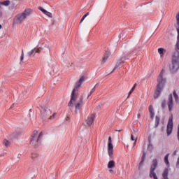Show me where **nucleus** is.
<instances>
[{"label":"nucleus","instance_id":"1","mask_svg":"<svg viewBox=\"0 0 179 179\" xmlns=\"http://www.w3.org/2000/svg\"><path fill=\"white\" fill-rule=\"evenodd\" d=\"M85 82V77L82 76L78 81L76 82L75 85L74 89L72 90L71 94V99L70 101L68 103L69 107L70 108H73V106L76 108V111H78L80 110V106L83 105V95H81L79 98V100H78V93H76V90L82 86V84Z\"/></svg>","mask_w":179,"mask_h":179},{"label":"nucleus","instance_id":"2","mask_svg":"<svg viewBox=\"0 0 179 179\" xmlns=\"http://www.w3.org/2000/svg\"><path fill=\"white\" fill-rule=\"evenodd\" d=\"M157 164H159V162H157V159H153L152 165L150 166V178L159 179L157 178V176L156 175V172H155L156 169L157 168ZM169 171L170 170L168 168H166L164 170V171L162 173V179H169Z\"/></svg>","mask_w":179,"mask_h":179},{"label":"nucleus","instance_id":"3","mask_svg":"<svg viewBox=\"0 0 179 179\" xmlns=\"http://www.w3.org/2000/svg\"><path fill=\"white\" fill-rule=\"evenodd\" d=\"M164 73V70H162V71L160 72L158 76L157 89L154 94L155 99H157V97L160 96V93H162V90L164 89V86L166 85V78L163 77Z\"/></svg>","mask_w":179,"mask_h":179},{"label":"nucleus","instance_id":"4","mask_svg":"<svg viewBox=\"0 0 179 179\" xmlns=\"http://www.w3.org/2000/svg\"><path fill=\"white\" fill-rule=\"evenodd\" d=\"M31 12H33L31 9L27 8L24 12L17 14L14 19L13 24H22L30 16Z\"/></svg>","mask_w":179,"mask_h":179},{"label":"nucleus","instance_id":"5","mask_svg":"<svg viewBox=\"0 0 179 179\" xmlns=\"http://www.w3.org/2000/svg\"><path fill=\"white\" fill-rule=\"evenodd\" d=\"M169 69L172 73L177 72L179 69V52L178 50H176L172 55V62Z\"/></svg>","mask_w":179,"mask_h":179},{"label":"nucleus","instance_id":"6","mask_svg":"<svg viewBox=\"0 0 179 179\" xmlns=\"http://www.w3.org/2000/svg\"><path fill=\"white\" fill-rule=\"evenodd\" d=\"M41 138H43V132H41L38 134V131L34 130L31 134L30 144L32 145V146H34V148H38V146L41 145Z\"/></svg>","mask_w":179,"mask_h":179},{"label":"nucleus","instance_id":"7","mask_svg":"<svg viewBox=\"0 0 179 179\" xmlns=\"http://www.w3.org/2000/svg\"><path fill=\"white\" fill-rule=\"evenodd\" d=\"M108 153L110 159H113L114 158V146L113 145V138H111V136L108 138Z\"/></svg>","mask_w":179,"mask_h":179},{"label":"nucleus","instance_id":"8","mask_svg":"<svg viewBox=\"0 0 179 179\" xmlns=\"http://www.w3.org/2000/svg\"><path fill=\"white\" fill-rule=\"evenodd\" d=\"M131 52H130L129 54H127L126 56L122 57L120 59H119L114 69H113V71H111V73H113V72H114V71H115V69H117L118 67L121 66L122 64H124L125 62V61L129 59V57H131Z\"/></svg>","mask_w":179,"mask_h":179},{"label":"nucleus","instance_id":"9","mask_svg":"<svg viewBox=\"0 0 179 179\" xmlns=\"http://www.w3.org/2000/svg\"><path fill=\"white\" fill-rule=\"evenodd\" d=\"M166 134L168 136H170L173 134V117H170L169 118V122L166 127Z\"/></svg>","mask_w":179,"mask_h":179},{"label":"nucleus","instance_id":"10","mask_svg":"<svg viewBox=\"0 0 179 179\" xmlns=\"http://www.w3.org/2000/svg\"><path fill=\"white\" fill-rule=\"evenodd\" d=\"M41 114L43 118H46V117L51 115V110L47 107H42L41 109Z\"/></svg>","mask_w":179,"mask_h":179},{"label":"nucleus","instance_id":"11","mask_svg":"<svg viewBox=\"0 0 179 179\" xmlns=\"http://www.w3.org/2000/svg\"><path fill=\"white\" fill-rule=\"evenodd\" d=\"M94 120H96V115L94 113H92L89 115L87 119L86 120V124L88 127H90L94 122Z\"/></svg>","mask_w":179,"mask_h":179},{"label":"nucleus","instance_id":"12","mask_svg":"<svg viewBox=\"0 0 179 179\" xmlns=\"http://www.w3.org/2000/svg\"><path fill=\"white\" fill-rule=\"evenodd\" d=\"M168 108L169 111L173 110V107L174 106V102L173 101V94H170L169 95V101H168Z\"/></svg>","mask_w":179,"mask_h":179},{"label":"nucleus","instance_id":"13","mask_svg":"<svg viewBox=\"0 0 179 179\" xmlns=\"http://www.w3.org/2000/svg\"><path fill=\"white\" fill-rule=\"evenodd\" d=\"M110 55H111V53H110V52L106 51L105 52L103 57L102 59L103 64H104V62H106L107 61V59H108V57H110Z\"/></svg>","mask_w":179,"mask_h":179},{"label":"nucleus","instance_id":"14","mask_svg":"<svg viewBox=\"0 0 179 179\" xmlns=\"http://www.w3.org/2000/svg\"><path fill=\"white\" fill-rule=\"evenodd\" d=\"M149 111L150 113V118H151V120H153V118H155V110H154L153 106L152 105H150L149 106Z\"/></svg>","mask_w":179,"mask_h":179},{"label":"nucleus","instance_id":"15","mask_svg":"<svg viewBox=\"0 0 179 179\" xmlns=\"http://www.w3.org/2000/svg\"><path fill=\"white\" fill-rule=\"evenodd\" d=\"M169 156H170V154H166L164 157V161L165 164H166L167 167H170V162H169Z\"/></svg>","mask_w":179,"mask_h":179},{"label":"nucleus","instance_id":"16","mask_svg":"<svg viewBox=\"0 0 179 179\" xmlns=\"http://www.w3.org/2000/svg\"><path fill=\"white\" fill-rule=\"evenodd\" d=\"M36 54V48L32 49L31 51L27 52V56L29 58H31V57H34V55Z\"/></svg>","mask_w":179,"mask_h":179},{"label":"nucleus","instance_id":"17","mask_svg":"<svg viewBox=\"0 0 179 179\" xmlns=\"http://www.w3.org/2000/svg\"><path fill=\"white\" fill-rule=\"evenodd\" d=\"M115 167V162L110 160L108 164V169H114Z\"/></svg>","mask_w":179,"mask_h":179},{"label":"nucleus","instance_id":"18","mask_svg":"<svg viewBox=\"0 0 179 179\" xmlns=\"http://www.w3.org/2000/svg\"><path fill=\"white\" fill-rule=\"evenodd\" d=\"M0 5H3V6H9L10 5V1L6 0L0 3Z\"/></svg>","mask_w":179,"mask_h":179},{"label":"nucleus","instance_id":"19","mask_svg":"<svg viewBox=\"0 0 179 179\" xmlns=\"http://www.w3.org/2000/svg\"><path fill=\"white\" fill-rule=\"evenodd\" d=\"M160 122V117L159 116L155 117V128L159 127V124Z\"/></svg>","mask_w":179,"mask_h":179},{"label":"nucleus","instance_id":"20","mask_svg":"<svg viewBox=\"0 0 179 179\" xmlns=\"http://www.w3.org/2000/svg\"><path fill=\"white\" fill-rule=\"evenodd\" d=\"M158 52L161 55V57H163L164 54V49L163 48H160L158 49Z\"/></svg>","mask_w":179,"mask_h":179},{"label":"nucleus","instance_id":"21","mask_svg":"<svg viewBox=\"0 0 179 179\" xmlns=\"http://www.w3.org/2000/svg\"><path fill=\"white\" fill-rule=\"evenodd\" d=\"M89 15H90V13L87 12L85 15H84L83 16V17L80 20V23H82L83 22V20H85V19H86V17H87V16H89Z\"/></svg>","mask_w":179,"mask_h":179},{"label":"nucleus","instance_id":"22","mask_svg":"<svg viewBox=\"0 0 179 179\" xmlns=\"http://www.w3.org/2000/svg\"><path fill=\"white\" fill-rule=\"evenodd\" d=\"M136 87V84H135L134 85V87L131 89V90L129 92L127 97H129V96H131V94H132V92H134V90H135Z\"/></svg>","mask_w":179,"mask_h":179},{"label":"nucleus","instance_id":"23","mask_svg":"<svg viewBox=\"0 0 179 179\" xmlns=\"http://www.w3.org/2000/svg\"><path fill=\"white\" fill-rule=\"evenodd\" d=\"M38 157V154L37 153H32L31 154V159L32 160H36V158Z\"/></svg>","mask_w":179,"mask_h":179},{"label":"nucleus","instance_id":"24","mask_svg":"<svg viewBox=\"0 0 179 179\" xmlns=\"http://www.w3.org/2000/svg\"><path fill=\"white\" fill-rule=\"evenodd\" d=\"M94 92H96V90H94V88H92L87 96V99H89V97H90V96H92V94H93V93H94Z\"/></svg>","mask_w":179,"mask_h":179},{"label":"nucleus","instance_id":"25","mask_svg":"<svg viewBox=\"0 0 179 179\" xmlns=\"http://www.w3.org/2000/svg\"><path fill=\"white\" fill-rule=\"evenodd\" d=\"M46 15V16H48V17H52V13H51L50 12H48L46 10V12H45V14Z\"/></svg>","mask_w":179,"mask_h":179},{"label":"nucleus","instance_id":"26","mask_svg":"<svg viewBox=\"0 0 179 179\" xmlns=\"http://www.w3.org/2000/svg\"><path fill=\"white\" fill-rule=\"evenodd\" d=\"M41 50H43V48H36L35 53L40 54V52H41Z\"/></svg>","mask_w":179,"mask_h":179},{"label":"nucleus","instance_id":"27","mask_svg":"<svg viewBox=\"0 0 179 179\" xmlns=\"http://www.w3.org/2000/svg\"><path fill=\"white\" fill-rule=\"evenodd\" d=\"M23 59H24V52L23 51V50H22V54H21V57H20L21 62H22V61H23Z\"/></svg>","mask_w":179,"mask_h":179},{"label":"nucleus","instance_id":"28","mask_svg":"<svg viewBox=\"0 0 179 179\" xmlns=\"http://www.w3.org/2000/svg\"><path fill=\"white\" fill-rule=\"evenodd\" d=\"M166 102L165 99H164V100L162 101V108H166Z\"/></svg>","mask_w":179,"mask_h":179},{"label":"nucleus","instance_id":"29","mask_svg":"<svg viewBox=\"0 0 179 179\" xmlns=\"http://www.w3.org/2000/svg\"><path fill=\"white\" fill-rule=\"evenodd\" d=\"M38 9L39 10H41V12L43 13L44 14L45 13V12L47 11V10L43 9V7H38Z\"/></svg>","mask_w":179,"mask_h":179},{"label":"nucleus","instance_id":"30","mask_svg":"<svg viewBox=\"0 0 179 179\" xmlns=\"http://www.w3.org/2000/svg\"><path fill=\"white\" fill-rule=\"evenodd\" d=\"M177 27H179V13L176 15Z\"/></svg>","mask_w":179,"mask_h":179},{"label":"nucleus","instance_id":"31","mask_svg":"<svg viewBox=\"0 0 179 179\" xmlns=\"http://www.w3.org/2000/svg\"><path fill=\"white\" fill-rule=\"evenodd\" d=\"M3 145L5 146H9V141L8 140H4L3 141Z\"/></svg>","mask_w":179,"mask_h":179},{"label":"nucleus","instance_id":"32","mask_svg":"<svg viewBox=\"0 0 179 179\" xmlns=\"http://www.w3.org/2000/svg\"><path fill=\"white\" fill-rule=\"evenodd\" d=\"M173 97H175L176 100H177V99H178V95H177V93L176 92V91L173 92Z\"/></svg>","mask_w":179,"mask_h":179},{"label":"nucleus","instance_id":"33","mask_svg":"<svg viewBox=\"0 0 179 179\" xmlns=\"http://www.w3.org/2000/svg\"><path fill=\"white\" fill-rule=\"evenodd\" d=\"M131 141H136L137 139H138V138L134 136V134H131Z\"/></svg>","mask_w":179,"mask_h":179},{"label":"nucleus","instance_id":"34","mask_svg":"<svg viewBox=\"0 0 179 179\" xmlns=\"http://www.w3.org/2000/svg\"><path fill=\"white\" fill-rule=\"evenodd\" d=\"M176 29H177V31H178V37H177V39H178V41H179V27H176Z\"/></svg>","mask_w":179,"mask_h":179},{"label":"nucleus","instance_id":"35","mask_svg":"<svg viewBox=\"0 0 179 179\" xmlns=\"http://www.w3.org/2000/svg\"><path fill=\"white\" fill-rule=\"evenodd\" d=\"M56 115H57V113H53L52 115L50 117V120H52L53 118H55Z\"/></svg>","mask_w":179,"mask_h":179},{"label":"nucleus","instance_id":"36","mask_svg":"<svg viewBox=\"0 0 179 179\" xmlns=\"http://www.w3.org/2000/svg\"><path fill=\"white\" fill-rule=\"evenodd\" d=\"M99 86H100V84L99 83H96L94 87H93V89H94V90H96V87H99Z\"/></svg>","mask_w":179,"mask_h":179},{"label":"nucleus","instance_id":"37","mask_svg":"<svg viewBox=\"0 0 179 179\" xmlns=\"http://www.w3.org/2000/svg\"><path fill=\"white\" fill-rule=\"evenodd\" d=\"M176 167H177V169H179V157H178L177 162H176Z\"/></svg>","mask_w":179,"mask_h":179},{"label":"nucleus","instance_id":"38","mask_svg":"<svg viewBox=\"0 0 179 179\" xmlns=\"http://www.w3.org/2000/svg\"><path fill=\"white\" fill-rule=\"evenodd\" d=\"M145 161H143V160H142L141 159V161L140 162V163H139V167H142V164H143V162H144Z\"/></svg>","mask_w":179,"mask_h":179},{"label":"nucleus","instance_id":"39","mask_svg":"<svg viewBox=\"0 0 179 179\" xmlns=\"http://www.w3.org/2000/svg\"><path fill=\"white\" fill-rule=\"evenodd\" d=\"M145 152H143L141 160L145 162Z\"/></svg>","mask_w":179,"mask_h":179},{"label":"nucleus","instance_id":"40","mask_svg":"<svg viewBox=\"0 0 179 179\" xmlns=\"http://www.w3.org/2000/svg\"><path fill=\"white\" fill-rule=\"evenodd\" d=\"M173 156H176L177 155V150H175L173 153Z\"/></svg>","mask_w":179,"mask_h":179},{"label":"nucleus","instance_id":"41","mask_svg":"<svg viewBox=\"0 0 179 179\" xmlns=\"http://www.w3.org/2000/svg\"><path fill=\"white\" fill-rule=\"evenodd\" d=\"M109 172L111 173H114V171L113 169H110Z\"/></svg>","mask_w":179,"mask_h":179},{"label":"nucleus","instance_id":"42","mask_svg":"<svg viewBox=\"0 0 179 179\" xmlns=\"http://www.w3.org/2000/svg\"><path fill=\"white\" fill-rule=\"evenodd\" d=\"M13 107H15V103H13V104L11 105V106L10 107V108H13Z\"/></svg>","mask_w":179,"mask_h":179},{"label":"nucleus","instance_id":"43","mask_svg":"<svg viewBox=\"0 0 179 179\" xmlns=\"http://www.w3.org/2000/svg\"><path fill=\"white\" fill-rule=\"evenodd\" d=\"M137 118H141V113H138V115H137Z\"/></svg>","mask_w":179,"mask_h":179},{"label":"nucleus","instance_id":"44","mask_svg":"<svg viewBox=\"0 0 179 179\" xmlns=\"http://www.w3.org/2000/svg\"><path fill=\"white\" fill-rule=\"evenodd\" d=\"M115 131H116V132H121V131H122V130H121V129H120V130L116 129Z\"/></svg>","mask_w":179,"mask_h":179},{"label":"nucleus","instance_id":"45","mask_svg":"<svg viewBox=\"0 0 179 179\" xmlns=\"http://www.w3.org/2000/svg\"><path fill=\"white\" fill-rule=\"evenodd\" d=\"M135 145H136V141H135V142L134 143V146H135Z\"/></svg>","mask_w":179,"mask_h":179},{"label":"nucleus","instance_id":"46","mask_svg":"<svg viewBox=\"0 0 179 179\" xmlns=\"http://www.w3.org/2000/svg\"><path fill=\"white\" fill-rule=\"evenodd\" d=\"M0 29H2V25L1 24H0Z\"/></svg>","mask_w":179,"mask_h":179},{"label":"nucleus","instance_id":"47","mask_svg":"<svg viewBox=\"0 0 179 179\" xmlns=\"http://www.w3.org/2000/svg\"><path fill=\"white\" fill-rule=\"evenodd\" d=\"M97 108H100V106H98Z\"/></svg>","mask_w":179,"mask_h":179},{"label":"nucleus","instance_id":"48","mask_svg":"<svg viewBox=\"0 0 179 179\" xmlns=\"http://www.w3.org/2000/svg\"><path fill=\"white\" fill-rule=\"evenodd\" d=\"M0 8H1V5H0Z\"/></svg>","mask_w":179,"mask_h":179}]
</instances>
